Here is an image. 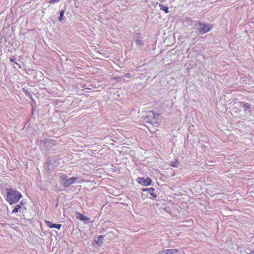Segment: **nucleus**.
I'll list each match as a JSON object with an SVG mask.
<instances>
[{
	"instance_id": "nucleus-26",
	"label": "nucleus",
	"mask_w": 254,
	"mask_h": 254,
	"mask_svg": "<svg viewBox=\"0 0 254 254\" xmlns=\"http://www.w3.org/2000/svg\"><path fill=\"white\" fill-rule=\"evenodd\" d=\"M148 189H142V190L143 191H148Z\"/></svg>"
},
{
	"instance_id": "nucleus-6",
	"label": "nucleus",
	"mask_w": 254,
	"mask_h": 254,
	"mask_svg": "<svg viewBox=\"0 0 254 254\" xmlns=\"http://www.w3.org/2000/svg\"><path fill=\"white\" fill-rule=\"evenodd\" d=\"M161 122V116L158 114H155V117L152 118V119L149 123V124L151 125L154 127H157L160 123Z\"/></svg>"
},
{
	"instance_id": "nucleus-2",
	"label": "nucleus",
	"mask_w": 254,
	"mask_h": 254,
	"mask_svg": "<svg viewBox=\"0 0 254 254\" xmlns=\"http://www.w3.org/2000/svg\"><path fill=\"white\" fill-rule=\"evenodd\" d=\"M194 27L197 30L200 34H204L209 31L213 27V25H208L200 22L195 23Z\"/></svg>"
},
{
	"instance_id": "nucleus-14",
	"label": "nucleus",
	"mask_w": 254,
	"mask_h": 254,
	"mask_svg": "<svg viewBox=\"0 0 254 254\" xmlns=\"http://www.w3.org/2000/svg\"><path fill=\"white\" fill-rule=\"evenodd\" d=\"M148 191L151 195H152L154 198H156L157 196V195L155 193V189L153 188H148Z\"/></svg>"
},
{
	"instance_id": "nucleus-11",
	"label": "nucleus",
	"mask_w": 254,
	"mask_h": 254,
	"mask_svg": "<svg viewBox=\"0 0 254 254\" xmlns=\"http://www.w3.org/2000/svg\"><path fill=\"white\" fill-rule=\"evenodd\" d=\"M52 143L51 140H42L40 141V146L41 148H43L44 146L50 145V144Z\"/></svg>"
},
{
	"instance_id": "nucleus-18",
	"label": "nucleus",
	"mask_w": 254,
	"mask_h": 254,
	"mask_svg": "<svg viewBox=\"0 0 254 254\" xmlns=\"http://www.w3.org/2000/svg\"><path fill=\"white\" fill-rule=\"evenodd\" d=\"M64 10H62L60 12V16L59 17V20L60 21H62L64 19Z\"/></svg>"
},
{
	"instance_id": "nucleus-24",
	"label": "nucleus",
	"mask_w": 254,
	"mask_h": 254,
	"mask_svg": "<svg viewBox=\"0 0 254 254\" xmlns=\"http://www.w3.org/2000/svg\"><path fill=\"white\" fill-rule=\"evenodd\" d=\"M125 76L127 78H131L132 77V75L130 73H127L125 74Z\"/></svg>"
},
{
	"instance_id": "nucleus-28",
	"label": "nucleus",
	"mask_w": 254,
	"mask_h": 254,
	"mask_svg": "<svg viewBox=\"0 0 254 254\" xmlns=\"http://www.w3.org/2000/svg\"><path fill=\"white\" fill-rule=\"evenodd\" d=\"M24 203H23V201L20 202V205H23Z\"/></svg>"
},
{
	"instance_id": "nucleus-29",
	"label": "nucleus",
	"mask_w": 254,
	"mask_h": 254,
	"mask_svg": "<svg viewBox=\"0 0 254 254\" xmlns=\"http://www.w3.org/2000/svg\"><path fill=\"white\" fill-rule=\"evenodd\" d=\"M10 61L13 62H14V60H13L12 59H11L10 60Z\"/></svg>"
},
{
	"instance_id": "nucleus-4",
	"label": "nucleus",
	"mask_w": 254,
	"mask_h": 254,
	"mask_svg": "<svg viewBox=\"0 0 254 254\" xmlns=\"http://www.w3.org/2000/svg\"><path fill=\"white\" fill-rule=\"evenodd\" d=\"M155 114L156 113H154L153 111H147L145 113V115L143 117V122L149 124L152 118L155 117Z\"/></svg>"
},
{
	"instance_id": "nucleus-13",
	"label": "nucleus",
	"mask_w": 254,
	"mask_h": 254,
	"mask_svg": "<svg viewBox=\"0 0 254 254\" xmlns=\"http://www.w3.org/2000/svg\"><path fill=\"white\" fill-rule=\"evenodd\" d=\"M68 179V176L65 174H62L60 176V179L62 182V184L63 185L64 183Z\"/></svg>"
},
{
	"instance_id": "nucleus-7",
	"label": "nucleus",
	"mask_w": 254,
	"mask_h": 254,
	"mask_svg": "<svg viewBox=\"0 0 254 254\" xmlns=\"http://www.w3.org/2000/svg\"><path fill=\"white\" fill-rule=\"evenodd\" d=\"M241 107L244 108V111L246 113L250 114L251 111V105L245 102H242L240 103Z\"/></svg>"
},
{
	"instance_id": "nucleus-10",
	"label": "nucleus",
	"mask_w": 254,
	"mask_h": 254,
	"mask_svg": "<svg viewBox=\"0 0 254 254\" xmlns=\"http://www.w3.org/2000/svg\"><path fill=\"white\" fill-rule=\"evenodd\" d=\"M167 254H180V252L176 249H166Z\"/></svg>"
},
{
	"instance_id": "nucleus-1",
	"label": "nucleus",
	"mask_w": 254,
	"mask_h": 254,
	"mask_svg": "<svg viewBox=\"0 0 254 254\" xmlns=\"http://www.w3.org/2000/svg\"><path fill=\"white\" fill-rule=\"evenodd\" d=\"M6 200L10 204L17 202L22 197V194L19 191L13 190L11 188H6Z\"/></svg>"
},
{
	"instance_id": "nucleus-9",
	"label": "nucleus",
	"mask_w": 254,
	"mask_h": 254,
	"mask_svg": "<svg viewBox=\"0 0 254 254\" xmlns=\"http://www.w3.org/2000/svg\"><path fill=\"white\" fill-rule=\"evenodd\" d=\"M76 218L81 221H85L89 220V218L83 215L80 213H76Z\"/></svg>"
},
{
	"instance_id": "nucleus-22",
	"label": "nucleus",
	"mask_w": 254,
	"mask_h": 254,
	"mask_svg": "<svg viewBox=\"0 0 254 254\" xmlns=\"http://www.w3.org/2000/svg\"><path fill=\"white\" fill-rule=\"evenodd\" d=\"M167 252H166V250L159 251L157 254H167Z\"/></svg>"
},
{
	"instance_id": "nucleus-8",
	"label": "nucleus",
	"mask_w": 254,
	"mask_h": 254,
	"mask_svg": "<svg viewBox=\"0 0 254 254\" xmlns=\"http://www.w3.org/2000/svg\"><path fill=\"white\" fill-rule=\"evenodd\" d=\"M46 223L47 225L50 228H57L58 229H60L62 227V224H53L51 222L47 221H46Z\"/></svg>"
},
{
	"instance_id": "nucleus-17",
	"label": "nucleus",
	"mask_w": 254,
	"mask_h": 254,
	"mask_svg": "<svg viewBox=\"0 0 254 254\" xmlns=\"http://www.w3.org/2000/svg\"><path fill=\"white\" fill-rule=\"evenodd\" d=\"M180 163L178 161L176 162L172 161L170 162V166L173 167H178L180 166Z\"/></svg>"
},
{
	"instance_id": "nucleus-5",
	"label": "nucleus",
	"mask_w": 254,
	"mask_h": 254,
	"mask_svg": "<svg viewBox=\"0 0 254 254\" xmlns=\"http://www.w3.org/2000/svg\"><path fill=\"white\" fill-rule=\"evenodd\" d=\"M137 182L143 186H148L151 185L152 180L149 178L145 179L144 178L139 177L137 179Z\"/></svg>"
},
{
	"instance_id": "nucleus-15",
	"label": "nucleus",
	"mask_w": 254,
	"mask_h": 254,
	"mask_svg": "<svg viewBox=\"0 0 254 254\" xmlns=\"http://www.w3.org/2000/svg\"><path fill=\"white\" fill-rule=\"evenodd\" d=\"M159 7L160 9L164 11L166 13H169V8L168 6H165L162 4H160Z\"/></svg>"
},
{
	"instance_id": "nucleus-21",
	"label": "nucleus",
	"mask_w": 254,
	"mask_h": 254,
	"mask_svg": "<svg viewBox=\"0 0 254 254\" xmlns=\"http://www.w3.org/2000/svg\"><path fill=\"white\" fill-rule=\"evenodd\" d=\"M60 1V0H51L49 1L50 4H54L55 3H58Z\"/></svg>"
},
{
	"instance_id": "nucleus-3",
	"label": "nucleus",
	"mask_w": 254,
	"mask_h": 254,
	"mask_svg": "<svg viewBox=\"0 0 254 254\" xmlns=\"http://www.w3.org/2000/svg\"><path fill=\"white\" fill-rule=\"evenodd\" d=\"M133 40L138 47L144 46V43L142 40L141 34L139 33L134 32L133 34Z\"/></svg>"
},
{
	"instance_id": "nucleus-20",
	"label": "nucleus",
	"mask_w": 254,
	"mask_h": 254,
	"mask_svg": "<svg viewBox=\"0 0 254 254\" xmlns=\"http://www.w3.org/2000/svg\"><path fill=\"white\" fill-rule=\"evenodd\" d=\"M70 178L71 180L72 184L74 183L75 181H78L79 178L78 177H71Z\"/></svg>"
},
{
	"instance_id": "nucleus-30",
	"label": "nucleus",
	"mask_w": 254,
	"mask_h": 254,
	"mask_svg": "<svg viewBox=\"0 0 254 254\" xmlns=\"http://www.w3.org/2000/svg\"><path fill=\"white\" fill-rule=\"evenodd\" d=\"M110 140L112 141H113V140L112 139H110Z\"/></svg>"
},
{
	"instance_id": "nucleus-12",
	"label": "nucleus",
	"mask_w": 254,
	"mask_h": 254,
	"mask_svg": "<svg viewBox=\"0 0 254 254\" xmlns=\"http://www.w3.org/2000/svg\"><path fill=\"white\" fill-rule=\"evenodd\" d=\"M103 235H100L97 237V240L95 241L96 243L98 246H101L103 243V240L104 239Z\"/></svg>"
},
{
	"instance_id": "nucleus-16",
	"label": "nucleus",
	"mask_w": 254,
	"mask_h": 254,
	"mask_svg": "<svg viewBox=\"0 0 254 254\" xmlns=\"http://www.w3.org/2000/svg\"><path fill=\"white\" fill-rule=\"evenodd\" d=\"M71 184H72V183L71 182V180L70 179V178H68L66 181L65 182H64V185L63 186L65 187V188H67Z\"/></svg>"
},
{
	"instance_id": "nucleus-25",
	"label": "nucleus",
	"mask_w": 254,
	"mask_h": 254,
	"mask_svg": "<svg viewBox=\"0 0 254 254\" xmlns=\"http://www.w3.org/2000/svg\"><path fill=\"white\" fill-rule=\"evenodd\" d=\"M25 94L27 96H29L31 97L30 94L27 91H26V92H25Z\"/></svg>"
},
{
	"instance_id": "nucleus-19",
	"label": "nucleus",
	"mask_w": 254,
	"mask_h": 254,
	"mask_svg": "<svg viewBox=\"0 0 254 254\" xmlns=\"http://www.w3.org/2000/svg\"><path fill=\"white\" fill-rule=\"evenodd\" d=\"M186 22H187L188 24H192L193 23V21H192L190 18H187L186 19ZM194 24L196 23L195 22H194Z\"/></svg>"
},
{
	"instance_id": "nucleus-23",
	"label": "nucleus",
	"mask_w": 254,
	"mask_h": 254,
	"mask_svg": "<svg viewBox=\"0 0 254 254\" xmlns=\"http://www.w3.org/2000/svg\"><path fill=\"white\" fill-rule=\"evenodd\" d=\"M18 211H19L18 207H15L13 209L12 213H17Z\"/></svg>"
},
{
	"instance_id": "nucleus-27",
	"label": "nucleus",
	"mask_w": 254,
	"mask_h": 254,
	"mask_svg": "<svg viewBox=\"0 0 254 254\" xmlns=\"http://www.w3.org/2000/svg\"><path fill=\"white\" fill-rule=\"evenodd\" d=\"M15 207H18V209H19V208H21V205H16Z\"/></svg>"
}]
</instances>
